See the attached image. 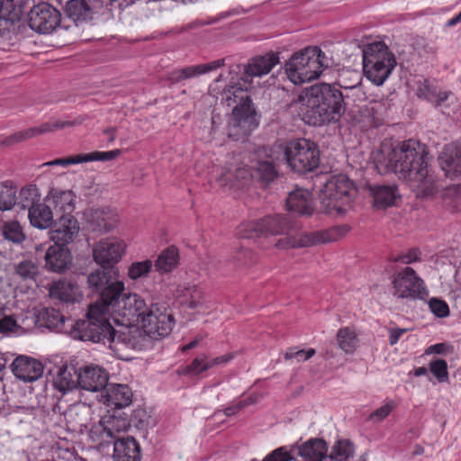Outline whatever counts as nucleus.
<instances>
[{"instance_id":"50","label":"nucleus","mask_w":461,"mask_h":461,"mask_svg":"<svg viewBox=\"0 0 461 461\" xmlns=\"http://www.w3.org/2000/svg\"><path fill=\"white\" fill-rule=\"evenodd\" d=\"M15 189L6 184H0V210L6 211L15 204Z\"/></svg>"},{"instance_id":"20","label":"nucleus","mask_w":461,"mask_h":461,"mask_svg":"<svg viewBox=\"0 0 461 461\" xmlns=\"http://www.w3.org/2000/svg\"><path fill=\"white\" fill-rule=\"evenodd\" d=\"M12 372L21 381L31 383L41 377L43 366L34 358L20 356L11 365Z\"/></svg>"},{"instance_id":"24","label":"nucleus","mask_w":461,"mask_h":461,"mask_svg":"<svg viewBox=\"0 0 461 461\" xmlns=\"http://www.w3.org/2000/svg\"><path fill=\"white\" fill-rule=\"evenodd\" d=\"M237 175L238 177L241 176L242 178H258L264 183H269L276 177L277 172L272 161L257 160L252 161L251 165L249 166H246L243 168H239L237 170Z\"/></svg>"},{"instance_id":"34","label":"nucleus","mask_w":461,"mask_h":461,"mask_svg":"<svg viewBox=\"0 0 461 461\" xmlns=\"http://www.w3.org/2000/svg\"><path fill=\"white\" fill-rule=\"evenodd\" d=\"M49 294L60 302H74L78 294V286L68 279H59L50 285Z\"/></svg>"},{"instance_id":"60","label":"nucleus","mask_w":461,"mask_h":461,"mask_svg":"<svg viewBox=\"0 0 461 461\" xmlns=\"http://www.w3.org/2000/svg\"><path fill=\"white\" fill-rule=\"evenodd\" d=\"M420 252L418 249H411L406 253L400 255L394 258L395 262H401L402 264H411L420 260Z\"/></svg>"},{"instance_id":"45","label":"nucleus","mask_w":461,"mask_h":461,"mask_svg":"<svg viewBox=\"0 0 461 461\" xmlns=\"http://www.w3.org/2000/svg\"><path fill=\"white\" fill-rule=\"evenodd\" d=\"M456 98L450 91L437 90L431 104L438 108H440L443 113H449L451 110L454 111L456 108Z\"/></svg>"},{"instance_id":"47","label":"nucleus","mask_w":461,"mask_h":461,"mask_svg":"<svg viewBox=\"0 0 461 461\" xmlns=\"http://www.w3.org/2000/svg\"><path fill=\"white\" fill-rule=\"evenodd\" d=\"M14 271L24 280H33L39 274V267L35 261L24 259L15 264Z\"/></svg>"},{"instance_id":"4","label":"nucleus","mask_w":461,"mask_h":461,"mask_svg":"<svg viewBox=\"0 0 461 461\" xmlns=\"http://www.w3.org/2000/svg\"><path fill=\"white\" fill-rule=\"evenodd\" d=\"M86 317L77 321L68 320V334L71 338L103 344L115 342L116 330L109 322L110 315L104 306L91 304Z\"/></svg>"},{"instance_id":"64","label":"nucleus","mask_w":461,"mask_h":461,"mask_svg":"<svg viewBox=\"0 0 461 461\" xmlns=\"http://www.w3.org/2000/svg\"><path fill=\"white\" fill-rule=\"evenodd\" d=\"M407 331L406 329H400V328H397V329H391L389 330L390 332V337H389V342L391 345H395L398 340L400 339V338L402 337V335L403 333H405Z\"/></svg>"},{"instance_id":"33","label":"nucleus","mask_w":461,"mask_h":461,"mask_svg":"<svg viewBox=\"0 0 461 461\" xmlns=\"http://www.w3.org/2000/svg\"><path fill=\"white\" fill-rule=\"evenodd\" d=\"M77 122L70 121H55V122H47L42 123L38 127H33L31 129H27L25 131H20L18 133L14 134L10 137V142H18L30 138H32L36 135L47 133L50 131H53L56 130L63 129L65 127L73 126Z\"/></svg>"},{"instance_id":"14","label":"nucleus","mask_w":461,"mask_h":461,"mask_svg":"<svg viewBox=\"0 0 461 461\" xmlns=\"http://www.w3.org/2000/svg\"><path fill=\"white\" fill-rule=\"evenodd\" d=\"M60 13L49 3H40L28 13L29 27L39 33H51L60 24Z\"/></svg>"},{"instance_id":"11","label":"nucleus","mask_w":461,"mask_h":461,"mask_svg":"<svg viewBox=\"0 0 461 461\" xmlns=\"http://www.w3.org/2000/svg\"><path fill=\"white\" fill-rule=\"evenodd\" d=\"M88 287L100 294L95 304L105 306L124 291V284L119 280V272L114 267H100L87 276Z\"/></svg>"},{"instance_id":"31","label":"nucleus","mask_w":461,"mask_h":461,"mask_svg":"<svg viewBox=\"0 0 461 461\" xmlns=\"http://www.w3.org/2000/svg\"><path fill=\"white\" fill-rule=\"evenodd\" d=\"M279 63V57L276 53H267L251 59L245 68L248 77H263L268 74Z\"/></svg>"},{"instance_id":"44","label":"nucleus","mask_w":461,"mask_h":461,"mask_svg":"<svg viewBox=\"0 0 461 461\" xmlns=\"http://www.w3.org/2000/svg\"><path fill=\"white\" fill-rule=\"evenodd\" d=\"M41 203V194L35 185H30L21 189L19 194V204L22 208L31 210Z\"/></svg>"},{"instance_id":"63","label":"nucleus","mask_w":461,"mask_h":461,"mask_svg":"<svg viewBox=\"0 0 461 461\" xmlns=\"http://www.w3.org/2000/svg\"><path fill=\"white\" fill-rule=\"evenodd\" d=\"M15 327L16 321L11 316H6L0 320V332L12 331Z\"/></svg>"},{"instance_id":"56","label":"nucleus","mask_w":461,"mask_h":461,"mask_svg":"<svg viewBox=\"0 0 461 461\" xmlns=\"http://www.w3.org/2000/svg\"><path fill=\"white\" fill-rule=\"evenodd\" d=\"M430 311L438 318L448 316L449 308L447 303L438 298H431L429 302Z\"/></svg>"},{"instance_id":"53","label":"nucleus","mask_w":461,"mask_h":461,"mask_svg":"<svg viewBox=\"0 0 461 461\" xmlns=\"http://www.w3.org/2000/svg\"><path fill=\"white\" fill-rule=\"evenodd\" d=\"M120 153V149H113L110 151H95L92 153L82 155L83 162L112 160L117 158Z\"/></svg>"},{"instance_id":"28","label":"nucleus","mask_w":461,"mask_h":461,"mask_svg":"<svg viewBox=\"0 0 461 461\" xmlns=\"http://www.w3.org/2000/svg\"><path fill=\"white\" fill-rule=\"evenodd\" d=\"M287 210L302 216H310L314 211L312 194L306 189L291 192L286 199Z\"/></svg>"},{"instance_id":"42","label":"nucleus","mask_w":461,"mask_h":461,"mask_svg":"<svg viewBox=\"0 0 461 461\" xmlns=\"http://www.w3.org/2000/svg\"><path fill=\"white\" fill-rule=\"evenodd\" d=\"M2 234L5 240L14 244H21L26 239L23 227L17 221H5L2 226Z\"/></svg>"},{"instance_id":"25","label":"nucleus","mask_w":461,"mask_h":461,"mask_svg":"<svg viewBox=\"0 0 461 461\" xmlns=\"http://www.w3.org/2000/svg\"><path fill=\"white\" fill-rule=\"evenodd\" d=\"M122 327V330H116L115 342H121L126 347L136 350H142L149 345V337L144 332L142 328L140 329L133 324Z\"/></svg>"},{"instance_id":"26","label":"nucleus","mask_w":461,"mask_h":461,"mask_svg":"<svg viewBox=\"0 0 461 461\" xmlns=\"http://www.w3.org/2000/svg\"><path fill=\"white\" fill-rule=\"evenodd\" d=\"M46 267L55 273H62L71 265V255L64 245L55 243L45 254Z\"/></svg>"},{"instance_id":"18","label":"nucleus","mask_w":461,"mask_h":461,"mask_svg":"<svg viewBox=\"0 0 461 461\" xmlns=\"http://www.w3.org/2000/svg\"><path fill=\"white\" fill-rule=\"evenodd\" d=\"M109 375L98 366H87L77 374L78 386L90 392L103 391L108 383Z\"/></svg>"},{"instance_id":"27","label":"nucleus","mask_w":461,"mask_h":461,"mask_svg":"<svg viewBox=\"0 0 461 461\" xmlns=\"http://www.w3.org/2000/svg\"><path fill=\"white\" fill-rule=\"evenodd\" d=\"M294 448L303 461H322L328 457V444L319 438H312L302 444H297Z\"/></svg>"},{"instance_id":"38","label":"nucleus","mask_w":461,"mask_h":461,"mask_svg":"<svg viewBox=\"0 0 461 461\" xmlns=\"http://www.w3.org/2000/svg\"><path fill=\"white\" fill-rule=\"evenodd\" d=\"M371 194L374 199V205L376 208H386L394 204L399 197L397 188L394 185H376L372 187Z\"/></svg>"},{"instance_id":"46","label":"nucleus","mask_w":461,"mask_h":461,"mask_svg":"<svg viewBox=\"0 0 461 461\" xmlns=\"http://www.w3.org/2000/svg\"><path fill=\"white\" fill-rule=\"evenodd\" d=\"M338 345L347 354H351L357 348L356 334L349 328L339 330L337 334Z\"/></svg>"},{"instance_id":"39","label":"nucleus","mask_w":461,"mask_h":461,"mask_svg":"<svg viewBox=\"0 0 461 461\" xmlns=\"http://www.w3.org/2000/svg\"><path fill=\"white\" fill-rule=\"evenodd\" d=\"M54 387L65 393L68 391L77 387V374L73 367L62 366L59 368L57 375L53 380Z\"/></svg>"},{"instance_id":"35","label":"nucleus","mask_w":461,"mask_h":461,"mask_svg":"<svg viewBox=\"0 0 461 461\" xmlns=\"http://www.w3.org/2000/svg\"><path fill=\"white\" fill-rule=\"evenodd\" d=\"M395 152L396 148L390 149L385 147L376 149L372 153L374 167L380 175H384L389 172H394L396 174Z\"/></svg>"},{"instance_id":"61","label":"nucleus","mask_w":461,"mask_h":461,"mask_svg":"<svg viewBox=\"0 0 461 461\" xmlns=\"http://www.w3.org/2000/svg\"><path fill=\"white\" fill-rule=\"evenodd\" d=\"M234 357V355L232 353H228L220 357H213L212 359H208V367L209 369L225 365L229 361H230Z\"/></svg>"},{"instance_id":"32","label":"nucleus","mask_w":461,"mask_h":461,"mask_svg":"<svg viewBox=\"0 0 461 461\" xmlns=\"http://www.w3.org/2000/svg\"><path fill=\"white\" fill-rule=\"evenodd\" d=\"M92 5L86 0H68L65 6L67 16L76 24L86 23L92 19L93 9H97L94 3Z\"/></svg>"},{"instance_id":"22","label":"nucleus","mask_w":461,"mask_h":461,"mask_svg":"<svg viewBox=\"0 0 461 461\" xmlns=\"http://www.w3.org/2000/svg\"><path fill=\"white\" fill-rule=\"evenodd\" d=\"M87 228L94 232L106 233L118 224L117 215L105 209H90L86 214Z\"/></svg>"},{"instance_id":"59","label":"nucleus","mask_w":461,"mask_h":461,"mask_svg":"<svg viewBox=\"0 0 461 461\" xmlns=\"http://www.w3.org/2000/svg\"><path fill=\"white\" fill-rule=\"evenodd\" d=\"M83 162V156L82 155H77L69 158H58L54 159L52 161H49L44 163L42 166H62V167H68L70 165L79 164Z\"/></svg>"},{"instance_id":"55","label":"nucleus","mask_w":461,"mask_h":461,"mask_svg":"<svg viewBox=\"0 0 461 461\" xmlns=\"http://www.w3.org/2000/svg\"><path fill=\"white\" fill-rule=\"evenodd\" d=\"M430 372L437 377L439 382L447 379V364L444 359H436L429 364Z\"/></svg>"},{"instance_id":"62","label":"nucleus","mask_w":461,"mask_h":461,"mask_svg":"<svg viewBox=\"0 0 461 461\" xmlns=\"http://www.w3.org/2000/svg\"><path fill=\"white\" fill-rule=\"evenodd\" d=\"M223 65H224V59H221L213 60L207 64L198 65V67H199L200 74L203 75L207 72L215 70V69L222 67Z\"/></svg>"},{"instance_id":"30","label":"nucleus","mask_w":461,"mask_h":461,"mask_svg":"<svg viewBox=\"0 0 461 461\" xmlns=\"http://www.w3.org/2000/svg\"><path fill=\"white\" fill-rule=\"evenodd\" d=\"M439 159L442 168L449 177L461 176V144L445 147Z\"/></svg>"},{"instance_id":"6","label":"nucleus","mask_w":461,"mask_h":461,"mask_svg":"<svg viewBox=\"0 0 461 461\" xmlns=\"http://www.w3.org/2000/svg\"><path fill=\"white\" fill-rule=\"evenodd\" d=\"M325 54L318 47H308L295 52L286 62L285 71L287 78L294 85L311 81L321 76L328 64Z\"/></svg>"},{"instance_id":"7","label":"nucleus","mask_w":461,"mask_h":461,"mask_svg":"<svg viewBox=\"0 0 461 461\" xmlns=\"http://www.w3.org/2000/svg\"><path fill=\"white\" fill-rule=\"evenodd\" d=\"M396 64L393 53L384 43H370L363 50V72L375 86L384 85Z\"/></svg>"},{"instance_id":"19","label":"nucleus","mask_w":461,"mask_h":461,"mask_svg":"<svg viewBox=\"0 0 461 461\" xmlns=\"http://www.w3.org/2000/svg\"><path fill=\"white\" fill-rule=\"evenodd\" d=\"M132 391L127 384H108L101 393V401L109 407L122 409L132 402Z\"/></svg>"},{"instance_id":"58","label":"nucleus","mask_w":461,"mask_h":461,"mask_svg":"<svg viewBox=\"0 0 461 461\" xmlns=\"http://www.w3.org/2000/svg\"><path fill=\"white\" fill-rule=\"evenodd\" d=\"M437 90L438 89L436 87H432L429 82L425 80L423 83L420 84L417 89V95L419 98H423L431 103Z\"/></svg>"},{"instance_id":"57","label":"nucleus","mask_w":461,"mask_h":461,"mask_svg":"<svg viewBox=\"0 0 461 461\" xmlns=\"http://www.w3.org/2000/svg\"><path fill=\"white\" fill-rule=\"evenodd\" d=\"M293 456L285 447H281L266 456L262 461H291Z\"/></svg>"},{"instance_id":"2","label":"nucleus","mask_w":461,"mask_h":461,"mask_svg":"<svg viewBox=\"0 0 461 461\" xmlns=\"http://www.w3.org/2000/svg\"><path fill=\"white\" fill-rule=\"evenodd\" d=\"M396 175L408 181L423 195L436 190V177L429 164V152L424 145L408 140L396 148Z\"/></svg>"},{"instance_id":"1","label":"nucleus","mask_w":461,"mask_h":461,"mask_svg":"<svg viewBox=\"0 0 461 461\" xmlns=\"http://www.w3.org/2000/svg\"><path fill=\"white\" fill-rule=\"evenodd\" d=\"M359 83L343 86L353 95L361 93ZM336 84L319 83L304 88L298 96V103L305 107L304 118L309 124L321 126L338 122L345 114L349 95Z\"/></svg>"},{"instance_id":"29","label":"nucleus","mask_w":461,"mask_h":461,"mask_svg":"<svg viewBox=\"0 0 461 461\" xmlns=\"http://www.w3.org/2000/svg\"><path fill=\"white\" fill-rule=\"evenodd\" d=\"M113 456L115 461H140V445L133 437L117 438L113 443Z\"/></svg>"},{"instance_id":"23","label":"nucleus","mask_w":461,"mask_h":461,"mask_svg":"<svg viewBox=\"0 0 461 461\" xmlns=\"http://www.w3.org/2000/svg\"><path fill=\"white\" fill-rule=\"evenodd\" d=\"M79 231V223L72 215H59L55 228L51 231L50 239L54 243L66 245L75 239Z\"/></svg>"},{"instance_id":"17","label":"nucleus","mask_w":461,"mask_h":461,"mask_svg":"<svg viewBox=\"0 0 461 461\" xmlns=\"http://www.w3.org/2000/svg\"><path fill=\"white\" fill-rule=\"evenodd\" d=\"M125 249V242L117 237L101 239L93 247V258L100 267H113L122 259Z\"/></svg>"},{"instance_id":"41","label":"nucleus","mask_w":461,"mask_h":461,"mask_svg":"<svg viewBox=\"0 0 461 461\" xmlns=\"http://www.w3.org/2000/svg\"><path fill=\"white\" fill-rule=\"evenodd\" d=\"M22 13L21 0H0V20L14 23L20 19Z\"/></svg>"},{"instance_id":"36","label":"nucleus","mask_w":461,"mask_h":461,"mask_svg":"<svg viewBox=\"0 0 461 461\" xmlns=\"http://www.w3.org/2000/svg\"><path fill=\"white\" fill-rule=\"evenodd\" d=\"M39 322L50 330H56L68 333L70 323L68 320L61 314L59 310L54 308H45L39 313Z\"/></svg>"},{"instance_id":"49","label":"nucleus","mask_w":461,"mask_h":461,"mask_svg":"<svg viewBox=\"0 0 461 461\" xmlns=\"http://www.w3.org/2000/svg\"><path fill=\"white\" fill-rule=\"evenodd\" d=\"M199 67L190 66L180 69L173 70L168 74V80L172 84L179 83L183 80L193 78L196 76H200Z\"/></svg>"},{"instance_id":"5","label":"nucleus","mask_w":461,"mask_h":461,"mask_svg":"<svg viewBox=\"0 0 461 461\" xmlns=\"http://www.w3.org/2000/svg\"><path fill=\"white\" fill-rule=\"evenodd\" d=\"M356 195L353 182L345 175L329 176L320 188L319 197L325 213L344 215Z\"/></svg>"},{"instance_id":"37","label":"nucleus","mask_w":461,"mask_h":461,"mask_svg":"<svg viewBox=\"0 0 461 461\" xmlns=\"http://www.w3.org/2000/svg\"><path fill=\"white\" fill-rule=\"evenodd\" d=\"M28 217L33 227L47 229L53 222L54 212L47 203H39L28 211Z\"/></svg>"},{"instance_id":"51","label":"nucleus","mask_w":461,"mask_h":461,"mask_svg":"<svg viewBox=\"0 0 461 461\" xmlns=\"http://www.w3.org/2000/svg\"><path fill=\"white\" fill-rule=\"evenodd\" d=\"M209 370L208 367V357L205 354L197 356L190 365L186 366L183 371L185 375H197Z\"/></svg>"},{"instance_id":"21","label":"nucleus","mask_w":461,"mask_h":461,"mask_svg":"<svg viewBox=\"0 0 461 461\" xmlns=\"http://www.w3.org/2000/svg\"><path fill=\"white\" fill-rule=\"evenodd\" d=\"M75 194L70 190L51 187L45 202L52 207L57 215H70L75 210Z\"/></svg>"},{"instance_id":"40","label":"nucleus","mask_w":461,"mask_h":461,"mask_svg":"<svg viewBox=\"0 0 461 461\" xmlns=\"http://www.w3.org/2000/svg\"><path fill=\"white\" fill-rule=\"evenodd\" d=\"M179 261L178 250L176 247L170 246L164 249L154 263V267L159 274H166L175 269Z\"/></svg>"},{"instance_id":"8","label":"nucleus","mask_w":461,"mask_h":461,"mask_svg":"<svg viewBox=\"0 0 461 461\" xmlns=\"http://www.w3.org/2000/svg\"><path fill=\"white\" fill-rule=\"evenodd\" d=\"M277 148L283 151L284 158L292 170L306 173L315 169L320 163L318 146L307 139H297Z\"/></svg>"},{"instance_id":"9","label":"nucleus","mask_w":461,"mask_h":461,"mask_svg":"<svg viewBox=\"0 0 461 461\" xmlns=\"http://www.w3.org/2000/svg\"><path fill=\"white\" fill-rule=\"evenodd\" d=\"M104 307L114 322L122 326L139 323L148 309L145 301L139 294L123 292L116 295L111 303H107Z\"/></svg>"},{"instance_id":"15","label":"nucleus","mask_w":461,"mask_h":461,"mask_svg":"<svg viewBox=\"0 0 461 461\" xmlns=\"http://www.w3.org/2000/svg\"><path fill=\"white\" fill-rule=\"evenodd\" d=\"M130 427L128 420L122 416L112 414L104 415L99 422L91 429L93 438L102 444L114 443L117 438H122L120 433L124 432Z\"/></svg>"},{"instance_id":"13","label":"nucleus","mask_w":461,"mask_h":461,"mask_svg":"<svg viewBox=\"0 0 461 461\" xmlns=\"http://www.w3.org/2000/svg\"><path fill=\"white\" fill-rule=\"evenodd\" d=\"M348 230V227L344 225L330 230L303 232L300 237L282 239L276 243V246L280 249H299L332 242L345 235Z\"/></svg>"},{"instance_id":"16","label":"nucleus","mask_w":461,"mask_h":461,"mask_svg":"<svg viewBox=\"0 0 461 461\" xmlns=\"http://www.w3.org/2000/svg\"><path fill=\"white\" fill-rule=\"evenodd\" d=\"M393 294L398 298H422L425 295L423 281L410 267L399 272L393 280Z\"/></svg>"},{"instance_id":"54","label":"nucleus","mask_w":461,"mask_h":461,"mask_svg":"<svg viewBox=\"0 0 461 461\" xmlns=\"http://www.w3.org/2000/svg\"><path fill=\"white\" fill-rule=\"evenodd\" d=\"M315 355V349L308 350L297 349L296 348H289L285 353L286 360L295 359L297 362L306 361Z\"/></svg>"},{"instance_id":"10","label":"nucleus","mask_w":461,"mask_h":461,"mask_svg":"<svg viewBox=\"0 0 461 461\" xmlns=\"http://www.w3.org/2000/svg\"><path fill=\"white\" fill-rule=\"evenodd\" d=\"M294 229V226L290 221V219L286 216L276 214L273 216H267L259 221L249 222L247 224H243L240 227L239 235L242 239H254L257 237H267V236H276L281 235L285 236L283 239L287 237H300L303 233L299 235H291V231ZM282 240L280 238L275 243V247L278 249L276 243ZM279 249H281L279 248Z\"/></svg>"},{"instance_id":"3","label":"nucleus","mask_w":461,"mask_h":461,"mask_svg":"<svg viewBox=\"0 0 461 461\" xmlns=\"http://www.w3.org/2000/svg\"><path fill=\"white\" fill-rule=\"evenodd\" d=\"M223 99L230 106L238 103L228 122L229 138L239 140L249 136L259 124L256 110L250 97L241 87L230 86L223 93Z\"/></svg>"},{"instance_id":"12","label":"nucleus","mask_w":461,"mask_h":461,"mask_svg":"<svg viewBox=\"0 0 461 461\" xmlns=\"http://www.w3.org/2000/svg\"><path fill=\"white\" fill-rule=\"evenodd\" d=\"M174 321L172 313L167 312L166 306L152 303L139 323L150 339H158L170 334Z\"/></svg>"},{"instance_id":"43","label":"nucleus","mask_w":461,"mask_h":461,"mask_svg":"<svg viewBox=\"0 0 461 461\" xmlns=\"http://www.w3.org/2000/svg\"><path fill=\"white\" fill-rule=\"evenodd\" d=\"M354 451V446L349 440L339 439L335 442L328 456L334 461H348L353 456Z\"/></svg>"},{"instance_id":"48","label":"nucleus","mask_w":461,"mask_h":461,"mask_svg":"<svg viewBox=\"0 0 461 461\" xmlns=\"http://www.w3.org/2000/svg\"><path fill=\"white\" fill-rule=\"evenodd\" d=\"M153 263L149 259L136 261L128 267V276L131 280L146 277L151 271Z\"/></svg>"},{"instance_id":"52","label":"nucleus","mask_w":461,"mask_h":461,"mask_svg":"<svg viewBox=\"0 0 461 461\" xmlns=\"http://www.w3.org/2000/svg\"><path fill=\"white\" fill-rule=\"evenodd\" d=\"M396 402L393 400H387L384 405L371 412L367 418L369 421L380 422L389 416L396 408Z\"/></svg>"}]
</instances>
